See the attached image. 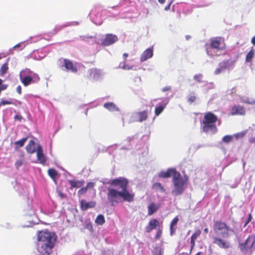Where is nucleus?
<instances>
[{"label": "nucleus", "mask_w": 255, "mask_h": 255, "mask_svg": "<svg viewBox=\"0 0 255 255\" xmlns=\"http://www.w3.org/2000/svg\"><path fill=\"white\" fill-rule=\"evenodd\" d=\"M214 232L218 235L220 236L222 238L218 237L213 238V243L219 248L228 249L231 247L230 242L224 239L230 236V234L234 233L233 229H231L225 222L216 220L214 221L213 226Z\"/></svg>", "instance_id": "nucleus-1"}, {"label": "nucleus", "mask_w": 255, "mask_h": 255, "mask_svg": "<svg viewBox=\"0 0 255 255\" xmlns=\"http://www.w3.org/2000/svg\"><path fill=\"white\" fill-rule=\"evenodd\" d=\"M57 239L55 233L47 230L37 233V250L42 255H50Z\"/></svg>", "instance_id": "nucleus-2"}, {"label": "nucleus", "mask_w": 255, "mask_h": 255, "mask_svg": "<svg viewBox=\"0 0 255 255\" xmlns=\"http://www.w3.org/2000/svg\"><path fill=\"white\" fill-rule=\"evenodd\" d=\"M108 191L107 198L112 206H114L120 202L121 198H123V201L128 202L133 201L134 199V194L133 193L119 191L112 188H108Z\"/></svg>", "instance_id": "nucleus-3"}, {"label": "nucleus", "mask_w": 255, "mask_h": 255, "mask_svg": "<svg viewBox=\"0 0 255 255\" xmlns=\"http://www.w3.org/2000/svg\"><path fill=\"white\" fill-rule=\"evenodd\" d=\"M218 121V117L211 112H207L204 115L202 121V131L208 133L211 131L215 133L217 131L216 123Z\"/></svg>", "instance_id": "nucleus-4"}, {"label": "nucleus", "mask_w": 255, "mask_h": 255, "mask_svg": "<svg viewBox=\"0 0 255 255\" xmlns=\"http://www.w3.org/2000/svg\"><path fill=\"white\" fill-rule=\"evenodd\" d=\"M188 182V177L187 175H184V178H182L180 173L174 176V179H172L174 187L172 190V195L175 196L182 195L187 187Z\"/></svg>", "instance_id": "nucleus-5"}, {"label": "nucleus", "mask_w": 255, "mask_h": 255, "mask_svg": "<svg viewBox=\"0 0 255 255\" xmlns=\"http://www.w3.org/2000/svg\"><path fill=\"white\" fill-rule=\"evenodd\" d=\"M32 72L29 69H26L20 73L19 77L21 83L24 86H27L31 83H36L39 81V76L34 73L31 76Z\"/></svg>", "instance_id": "nucleus-6"}, {"label": "nucleus", "mask_w": 255, "mask_h": 255, "mask_svg": "<svg viewBox=\"0 0 255 255\" xmlns=\"http://www.w3.org/2000/svg\"><path fill=\"white\" fill-rule=\"evenodd\" d=\"M108 184L115 187H119L122 189L121 191L122 192H129L127 190L128 181L125 178L120 177L111 180L109 181Z\"/></svg>", "instance_id": "nucleus-7"}, {"label": "nucleus", "mask_w": 255, "mask_h": 255, "mask_svg": "<svg viewBox=\"0 0 255 255\" xmlns=\"http://www.w3.org/2000/svg\"><path fill=\"white\" fill-rule=\"evenodd\" d=\"M57 64L60 68L64 67L66 71H70L73 73L77 72L76 66L74 65L73 62L69 59L60 58L58 59Z\"/></svg>", "instance_id": "nucleus-8"}, {"label": "nucleus", "mask_w": 255, "mask_h": 255, "mask_svg": "<svg viewBox=\"0 0 255 255\" xmlns=\"http://www.w3.org/2000/svg\"><path fill=\"white\" fill-rule=\"evenodd\" d=\"M224 40L220 37H214L211 39L210 47L212 49L222 50L225 48Z\"/></svg>", "instance_id": "nucleus-9"}, {"label": "nucleus", "mask_w": 255, "mask_h": 255, "mask_svg": "<svg viewBox=\"0 0 255 255\" xmlns=\"http://www.w3.org/2000/svg\"><path fill=\"white\" fill-rule=\"evenodd\" d=\"M118 40V36L113 34H107L102 40L101 44L103 46H109L114 44Z\"/></svg>", "instance_id": "nucleus-10"}, {"label": "nucleus", "mask_w": 255, "mask_h": 255, "mask_svg": "<svg viewBox=\"0 0 255 255\" xmlns=\"http://www.w3.org/2000/svg\"><path fill=\"white\" fill-rule=\"evenodd\" d=\"M180 173L177 172L174 168H169L166 171H162L159 174V177L161 178H169L172 177L174 179V176L178 175Z\"/></svg>", "instance_id": "nucleus-11"}, {"label": "nucleus", "mask_w": 255, "mask_h": 255, "mask_svg": "<svg viewBox=\"0 0 255 255\" xmlns=\"http://www.w3.org/2000/svg\"><path fill=\"white\" fill-rule=\"evenodd\" d=\"M255 240L254 237H249L245 243H242L240 245L241 250L243 251H247L253 248L255 243Z\"/></svg>", "instance_id": "nucleus-12"}, {"label": "nucleus", "mask_w": 255, "mask_h": 255, "mask_svg": "<svg viewBox=\"0 0 255 255\" xmlns=\"http://www.w3.org/2000/svg\"><path fill=\"white\" fill-rule=\"evenodd\" d=\"M133 118H134V122H142L147 120L148 118L147 111H143L141 112H136L134 114Z\"/></svg>", "instance_id": "nucleus-13"}, {"label": "nucleus", "mask_w": 255, "mask_h": 255, "mask_svg": "<svg viewBox=\"0 0 255 255\" xmlns=\"http://www.w3.org/2000/svg\"><path fill=\"white\" fill-rule=\"evenodd\" d=\"M246 113V110L243 106L240 105L234 106L231 111V115H244Z\"/></svg>", "instance_id": "nucleus-14"}, {"label": "nucleus", "mask_w": 255, "mask_h": 255, "mask_svg": "<svg viewBox=\"0 0 255 255\" xmlns=\"http://www.w3.org/2000/svg\"><path fill=\"white\" fill-rule=\"evenodd\" d=\"M159 226V222L157 219H151L149 221L148 225L145 227L146 232L149 233Z\"/></svg>", "instance_id": "nucleus-15"}, {"label": "nucleus", "mask_w": 255, "mask_h": 255, "mask_svg": "<svg viewBox=\"0 0 255 255\" xmlns=\"http://www.w3.org/2000/svg\"><path fill=\"white\" fill-rule=\"evenodd\" d=\"M96 203L95 201L86 202L85 200L80 201V207L82 210L85 211L89 208H92L95 207Z\"/></svg>", "instance_id": "nucleus-16"}, {"label": "nucleus", "mask_w": 255, "mask_h": 255, "mask_svg": "<svg viewBox=\"0 0 255 255\" xmlns=\"http://www.w3.org/2000/svg\"><path fill=\"white\" fill-rule=\"evenodd\" d=\"M153 56V49L149 48L143 51L140 56V60L141 62H144L148 59L152 57Z\"/></svg>", "instance_id": "nucleus-17"}, {"label": "nucleus", "mask_w": 255, "mask_h": 255, "mask_svg": "<svg viewBox=\"0 0 255 255\" xmlns=\"http://www.w3.org/2000/svg\"><path fill=\"white\" fill-rule=\"evenodd\" d=\"M37 159L40 163L43 164L46 162V158L43 153V150L40 146L36 149Z\"/></svg>", "instance_id": "nucleus-18"}, {"label": "nucleus", "mask_w": 255, "mask_h": 255, "mask_svg": "<svg viewBox=\"0 0 255 255\" xmlns=\"http://www.w3.org/2000/svg\"><path fill=\"white\" fill-rule=\"evenodd\" d=\"M159 204H156L154 202H151L148 206L147 210H148V215L151 216L155 213L160 208Z\"/></svg>", "instance_id": "nucleus-19"}, {"label": "nucleus", "mask_w": 255, "mask_h": 255, "mask_svg": "<svg viewBox=\"0 0 255 255\" xmlns=\"http://www.w3.org/2000/svg\"><path fill=\"white\" fill-rule=\"evenodd\" d=\"M89 77L90 79L95 80L98 79L100 75V70L97 68H92L89 71Z\"/></svg>", "instance_id": "nucleus-20"}, {"label": "nucleus", "mask_w": 255, "mask_h": 255, "mask_svg": "<svg viewBox=\"0 0 255 255\" xmlns=\"http://www.w3.org/2000/svg\"><path fill=\"white\" fill-rule=\"evenodd\" d=\"M26 151L30 154L34 153L35 149V143L33 140H30L26 146Z\"/></svg>", "instance_id": "nucleus-21"}, {"label": "nucleus", "mask_w": 255, "mask_h": 255, "mask_svg": "<svg viewBox=\"0 0 255 255\" xmlns=\"http://www.w3.org/2000/svg\"><path fill=\"white\" fill-rule=\"evenodd\" d=\"M69 183L70 184V189H73V188H79L82 187L84 184V181H79V180H69Z\"/></svg>", "instance_id": "nucleus-22"}, {"label": "nucleus", "mask_w": 255, "mask_h": 255, "mask_svg": "<svg viewBox=\"0 0 255 255\" xmlns=\"http://www.w3.org/2000/svg\"><path fill=\"white\" fill-rule=\"evenodd\" d=\"M104 107L112 112L119 111V108L113 103H106L104 105Z\"/></svg>", "instance_id": "nucleus-23"}, {"label": "nucleus", "mask_w": 255, "mask_h": 255, "mask_svg": "<svg viewBox=\"0 0 255 255\" xmlns=\"http://www.w3.org/2000/svg\"><path fill=\"white\" fill-rule=\"evenodd\" d=\"M25 47V45L24 42H20L17 44H16L15 46H14L13 47H12L9 50V52L8 54H13V51L15 49H19V50H22Z\"/></svg>", "instance_id": "nucleus-24"}, {"label": "nucleus", "mask_w": 255, "mask_h": 255, "mask_svg": "<svg viewBox=\"0 0 255 255\" xmlns=\"http://www.w3.org/2000/svg\"><path fill=\"white\" fill-rule=\"evenodd\" d=\"M8 61L3 63L0 68V76H3L7 72L8 70Z\"/></svg>", "instance_id": "nucleus-25"}, {"label": "nucleus", "mask_w": 255, "mask_h": 255, "mask_svg": "<svg viewBox=\"0 0 255 255\" xmlns=\"http://www.w3.org/2000/svg\"><path fill=\"white\" fill-rule=\"evenodd\" d=\"M105 223L104 216L102 214L98 215L95 220V223L98 225H103Z\"/></svg>", "instance_id": "nucleus-26"}, {"label": "nucleus", "mask_w": 255, "mask_h": 255, "mask_svg": "<svg viewBox=\"0 0 255 255\" xmlns=\"http://www.w3.org/2000/svg\"><path fill=\"white\" fill-rule=\"evenodd\" d=\"M27 137H24L21 139L16 141L14 142L15 148H19L23 146L25 142L27 140Z\"/></svg>", "instance_id": "nucleus-27"}, {"label": "nucleus", "mask_w": 255, "mask_h": 255, "mask_svg": "<svg viewBox=\"0 0 255 255\" xmlns=\"http://www.w3.org/2000/svg\"><path fill=\"white\" fill-rule=\"evenodd\" d=\"M48 174L52 179H55L58 175V172L54 168H49L48 170Z\"/></svg>", "instance_id": "nucleus-28"}, {"label": "nucleus", "mask_w": 255, "mask_h": 255, "mask_svg": "<svg viewBox=\"0 0 255 255\" xmlns=\"http://www.w3.org/2000/svg\"><path fill=\"white\" fill-rule=\"evenodd\" d=\"M153 188L156 190H159L163 193H165L166 191L165 189L162 186L161 184L159 182L155 183L152 185Z\"/></svg>", "instance_id": "nucleus-29"}, {"label": "nucleus", "mask_w": 255, "mask_h": 255, "mask_svg": "<svg viewBox=\"0 0 255 255\" xmlns=\"http://www.w3.org/2000/svg\"><path fill=\"white\" fill-rule=\"evenodd\" d=\"M255 54L253 49H252L247 54L246 57V62H250L252 61Z\"/></svg>", "instance_id": "nucleus-30"}, {"label": "nucleus", "mask_w": 255, "mask_h": 255, "mask_svg": "<svg viewBox=\"0 0 255 255\" xmlns=\"http://www.w3.org/2000/svg\"><path fill=\"white\" fill-rule=\"evenodd\" d=\"M226 68L227 66L226 63L224 62L220 63V67L219 68H217L215 71V74L217 75L220 74L222 71H223Z\"/></svg>", "instance_id": "nucleus-31"}, {"label": "nucleus", "mask_w": 255, "mask_h": 255, "mask_svg": "<svg viewBox=\"0 0 255 255\" xmlns=\"http://www.w3.org/2000/svg\"><path fill=\"white\" fill-rule=\"evenodd\" d=\"M164 108H165V107L161 105L156 107L155 108V116H159L163 112Z\"/></svg>", "instance_id": "nucleus-32"}, {"label": "nucleus", "mask_w": 255, "mask_h": 255, "mask_svg": "<svg viewBox=\"0 0 255 255\" xmlns=\"http://www.w3.org/2000/svg\"><path fill=\"white\" fill-rule=\"evenodd\" d=\"M201 234V231L200 230H196L191 236V239L194 240H196V239L200 236Z\"/></svg>", "instance_id": "nucleus-33"}, {"label": "nucleus", "mask_w": 255, "mask_h": 255, "mask_svg": "<svg viewBox=\"0 0 255 255\" xmlns=\"http://www.w3.org/2000/svg\"><path fill=\"white\" fill-rule=\"evenodd\" d=\"M247 132V130L242 131L241 132L237 133L235 134L234 136L237 139L242 138L246 134Z\"/></svg>", "instance_id": "nucleus-34"}, {"label": "nucleus", "mask_w": 255, "mask_h": 255, "mask_svg": "<svg viewBox=\"0 0 255 255\" xmlns=\"http://www.w3.org/2000/svg\"><path fill=\"white\" fill-rule=\"evenodd\" d=\"M87 189L86 187H84L79 189L77 192V194L79 197L86 193L87 191Z\"/></svg>", "instance_id": "nucleus-35"}, {"label": "nucleus", "mask_w": 255, "mask_h": 255, "mask_svg": "<svg viewBox=\"0 0 255 255\" xmlns=\"http://www.w3.org/2000/svg\"><path fill=\"white\" fill-rule=\"evenodd\" d=\"M233 137L231 135H225L222 138V141L226 143H229L231 141Z\"/></svg>", "instance_id": "nucleus-36"}, {"label": "nucleus", "mask_w": 255, "mask_h": 255, "mask_svg": "<svg viewBox=\"0 0 255 255\" xmlns=\"http://www.w3.org/2000/svg\"><path fill=\"white\" fill-rule=\"evenodd\" d=\"M162 234V230L160 228H158L156 232V234L155 236V238L156 240L159 239Z\"/></svg>", "instance_id": "nucleus-37"}, {"label": "nucleus", "mask_w": 255, "mask_h": 255, "mask_svg": "<svg viewBox=\"0 0 255 255\" xmlns=\"http://www.w3.org/2000/svg\"><path fill=\"white\" fill-rule=\"evenodd\" d=\"M196 99V97L195 95H190L188 98L187 101L189 103L192 104L195 101Z\"/></svg>", "instance_id": "nucleus-38"}, {"label": "nucleus", "mask_w": 255, "mask_h": 255, "mask_svg": "<svg viewBox=\"0 0 255 255\" xmlns=\"http://www.w3.org/2000/svg\"><path fill=\"white\" fill-rule=\"evenodd\" d=\"M153 255H161V250L157 247L154 248Z\"/></svg>", "instance_id": "nucleus-39"}, {"label": "nucleus", "mask_w": 255, "mask_h": 255, "mask_svg": "<svg viewBox=\"0 0 255 255\" xmlns=\"http://www.w3.org/2000/svg\"><path fill=\"white\" fill-rule=\"evenodd\" d=\"M179 221V218L177 216L175 217L171 221L170 226L174 227L176 225L177 222Z\"/></svg>", "instance_id": "nucleus-40"}, {"label": "nucleus", "mask_w": 255, "mask_h": 255, "mask_svg": "<svg viewBox=\"0 0 255 255\" xmlns=\"http://www.w3.org/2000/svg\"><path fill=\"white\" fill-rule=\"evenodd\" d=\"M85 228L92 232H93V226L91 222L87 223L85 225Z\"/></svg>", "instance_id": "nucleus-41"}, {"label": "nucleus", "mask_w": 255, "mask_h": 255, "mask_svg": "<svg viewBox=\"0 0 255 255\" xmlns=\"http://www.w3.org/2000/svg\"><path fill=\"white\" fill-rule=\"evenodd\" d=\"M23 161L21 160H17L15 162V166L17 169H18L20 166L22 165Z\"/></svg>", "instance_id": "nucleus-42"}, {"label": "nucleus", "mask_w": 255, "mask_h": 255, "mask_svg": "<svg viewBox=\"0 0 255 255\" xmlns=\"http://www.w3.org/2000/svg\"><path fill=\"white\" fill-rule=\"evenodd\" d=\"M195 242H196L195 240H194L191 239V240H190L191 247H190V254H191L192 253V250H193L195 246Z\"/></svg>", "instance_id": "nucleus-43"}, {"label": "nucleus", "mask_w": 255, "mask_h": 255, "mask_svg": "<svg viewBox=\"0 0 255 255\" xmlns=\"http://www.w3.org/2000/svg\"><path fill=\"white\" fill-rule=\"evenodd\" d=\"M12 102L8 100H1L0 102V107L1 106H4L5 105L11 104Z\"/></svg>", "instance_id": "nucleus-44"}, {"label": "nucleus", "mask_w": 255, "mask_h": 255, "mask_svg": "<svg viewBox=\"0 0 255 255\" xmlns=\"http://www.w3.org/2000/svg\"><path fill=\"white\" fill-rule=\"evenodd\" d=\"M202 75L201 74L195 75L194 76V79L198 82H201Z\"/></svg>", "instance_id": "nucleus-45"}, {"label": "nucleus", "mask_w": 255, "mask_h": 255, "mask_svg": "<svg viewBox=\"0 0 255 255\" xmlns=\"http://www.w3.org/2000/svg\"><path fill=\"white\" fill-rule=\"evenodd\" d=\"M95 185V183L93 182H89L87 184L86 187L87 189H91L93 188Z\"/></svg>", "instance_id": "nucleus-46"}, {"label": "nucleus", "mask_w": 255, "mask_h": 255, "mask_svg": "<svg viewBox=\"0 0 255 255\" xmlns=\"http://www.w3.org/2000/svg\"><path fill=\"white\" fill-rule=\"evenodd\" d=\"M252 219V214H251V213H250L248 215V219H247V220L246 221V222L245 223L244 227H246L249 223V222L251 221Z\"/></svg>", "instance_id": "nucleus-47"}, {"label": "nucleus", "mask_w": 255, "mask_h": 255, "mask_svg": "<svg viewBox=\"0 0 255 255\" xmlns=\"http://www.w3.org/2000/svg\"><path fill=\"white\" fill-rule=\"evenodd\" d=\"M59 31V29L55 27L53 29H52L51 31L49 32V33L52 35H54L56 34Z\"/></svg>", "instance_id": "nucleus-48"}, {"label": "nucleus", "mask_w": 255, "mask_h": 255, "mask_svg": "<svg viewBox=\"0 0 255 255\" xmlns=\"http://www.w3.org/2000/svg\"><path fill=\"white\" fill-rule=\"evenodd\" d=\"M14 119L15 120H18V121L21 122L22 119V117L20 115L17 114L14 116Z\"/></svg>", "instance_id": "nucleus-49"}, {"label": "nucleus", "mask_w": 255, "mask_h": 255, "mask_svg": "<svg viewBox=\"0 0 255 255\" xmlns=\"http://www.w3.org/2000/svg\"><path fill=\"white\" fill-rule=\"evenodd\" d=\"M173 0H171L170 1V2H169V3L165 7L164 9L165 10H168L170 9V6L172 4V3H173Z\"/></svg>", "instance_id": "nucleus-50"}, {"label": "nucleus", "mask_w": 255, "mask_h": 255, "mask_svg": "<svg viewBox=\"0 0 255 255\" xmlns=\"http://www.w3.org/2000/svg\"><path fill=\"white\" fill-rule=\"evenodd\" d=\"M16 92H17V93L19 94V95H21V93H22V91H21V87L20 85H18L17 87H16Z\"/></svg>", "instance_id": "nucleus-51"}, {"label": "nucleus", "mask_w": 255, "mask_h": 255, "mask_svg": "<svg viewBox=\"0 0 255 255\" xmlns=\"http://www.w3.org/2000/svg\"><path fill=\"white\" fill-rule=\"evenodd\" d=\"M175 232V229L172 226H170V234L172 236Z\"/></svg>", "instance_id": "nucleus-52"}, {"label": "nucleus", "mask_w": 255, "mask_h": 255, "mask_svg": "<svg viewBox=\"0 0 255 255\" xmlns=\"http://www.w3.org/2000/svg\"><path fill=\"white\" fill-rule=\"evenodd\" d=\"M122 68L123 69H125V70H129V69H130L131 68V67H129L128 65H127L126 64H124L123 66H122Z\"/></svg>", "instance_id": "nucleus-53"}, {"label": "nucleus", "mask_w": 255, "mask_h": 255, "mask_svg": "<svg viewBox=\"0 0 255 255\" xmlns=\"http://www.w3.org/2000/svg\"><path fill=\"white\" fill-rule=\"evenodd\" d=\"M171 90V87L167 86V87H165L163 88L162 89V92H165V91H169V90Z\"/></svg>", "instance_id": "nucleus-54"}, {"label": "nucleus", "mask_w": 255, "mask_h": 255, "mask_svg": "<svg viewBox=\"0 0 255 255\" xmlns=\"http://www.w3.org/2000/svg\"><path fill=\"white\" fill-rule=\"evenodd\" d=\"M245 103L248 104L255 105V100H253L252 101H246Z\"/></svg>", "instance_id": "nucleus-55"}, {"label": "nucleus", "mask_w": 255, "mask_h": 255, "mask_svg": "<svg viewBox=\"0 0 255 255\" xmlns=\"http://www.w3.org/2000/svg\"><path fill=\"white\" fill-rule=\"evenodd\" d=\"M128 54L127 53H125L123 54V57H124L125 61L126 60V58L128 57Z\"/></svg>", "instance_id": "nucleus-56"}, {"label": "nucleus", "mask_w": 255, "mask_h": 255, "mask_svg": "<svg viewBox=\"0 0 255 255\" xmlns=\"http://www.w3.org/2000/svg\"><path fill=\"white\" fill-rule=\"evenodd\" d=\"M251 42L253 44L255 45V36L252 37Z\"/></svg>", "instance_id": "nucleus-57"}, {"label": "nucleus", "mask_w": 255, "mask_h": 255, "mask_svg": "<svg viewBox=\"0 0 255 255\" xmlns=\"http://www.w3.org/2000/svg\"><path fill=\"white\" fill-rule=\"evenodd\" d=\"M204 233H205V234H207V233H208V232H209V230H208V229L207 228H206L204 229Z\"/></svg>", "instance_id": "nucleus-58"}, {"label": "nucleus", "mask_w": 255, "mask_h": 255, "mask_svg": "<svg viewBox=\"0 0 255 255\" xmlns=\"http://www.w3.org/2000/svg\"><path fill=\"white\" fill-rule=\"evenodd\" d=\"M158 1L161 4H163L165 1V0H158Z\"/></svg>", "instance_id": "nucleus-59"}, {"label": "nucleus", "mask_w": 255, "mask_h": 255, "mask_svg": "<svg viewBox=\"0 0 255 255\" xmlns=\"http://www.w3.org/2000/svg\"><path fill=\"white\" fill-rule=\"evenodd\" d=\"M236 91V88H233L232 89V92H231V94H232L233 93H235Z\"/></svg>", "instance_id": "nucleus-60"}, {"label": "nucleus", "mask_w": 255, "mask_h": 255, "mask_svg": "<svg viewBox=\"0 0 255 255\" xmlns=\"http://www.w3.org/2000/svg\"><path fill=\"white\" fill-rule=\"evenodd\" d=\"M201 253H202L201 252H199L197 253L195 255H201Z\"/></svg>", "instance_id": "nucleus-61"}, {"label": "nucleus", "mask_w": 255, "mask_h": 255, "mask_svg": "<svg viewBox=\"0 0 255 255\" xmlns=\"http://www.w3.org/2000/svg\"><path fill=\"white\" fill-rule=\"evenodd\" d=\"M181 255H189V254H186V253H182L181 254Z\"/></svg>", "instance_id": "nucleus-62"}, {"label": "nucleus", "mask_w": 255, "mask_h": 255, "mask_svg": "<svg viewBox=\"0 0 255 255\" xmlns=\"http://www.w3.org/2000/svg\"><path fill=\"white\" fill-rule=\"evenodd\" d=\"M60 195H61V197H63V195L62 193H60Z\"/></svg>", "instance_id": "nucleus-63"}, {"label": "nucleus", "mask_w": 255, "mask_h": 255, "mask_svg": "<svg viewBox=\"0 0 255 255\" xmlns=\"http://www.w3.org/2000/svg\"><path fill=\"white\" fill-rule=\"evenodd\" d=\"M116 6H113L112 7V8H115Z\"/></svg>", "instance_id": "nucleus-64"}]
</instances>
